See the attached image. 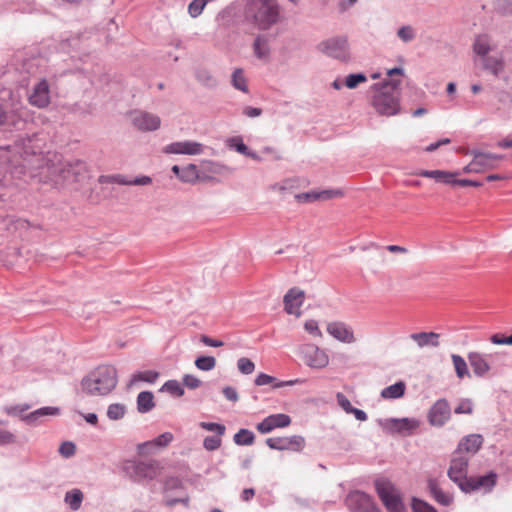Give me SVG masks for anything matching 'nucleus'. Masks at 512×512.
Segmentation results:
<instances>
[{"label": "nucleus", "mask_w": 512, "mask_h": 512, "mask_svg": "<svg viewBox=\"0 0 512 512\" xmlns=\"http://www.w3.org/2000/svg\"><path fill=\"white\" fill-rule=\"evenodd\" d=\"M417 175L425 178H433L445 184H453L455 177L459 175L458 172H448L443 170H421Z\"/></svg>", "instance_id": "31"}, {"label": "nucleus", "mask_w": 512, "mask_h": 512, "mask_svg": "<svg viewBox=\"0 0 512 512\" xmlns=\"http://www.w3.org/2000/svg\"><path fill=\"white\" fill-rule=\"evenodd\" d=\"M237 368L244 375L252 374L255 370V364L249 358L241 357L237 361Z\"/></svg>", "instance_id": "47"}, {"label": "nucleus", "mask_w": 512, "mask_h": 512, "mask_svg": "<svg viewBox=\"0 0 512 512\" xmlns=\"http://www.w3.org/2000/svg\"><path fill=\"white\" fill-rule=\"evenodd\" d=\"M451 360L455 369L456 376L459 379H463L465 377H470V372L468 369V365L464 358L457 354L451 355Z\"/></svg>", "instance_id": "38"}, {"label": "nucleus", "mask_w": 512, "mask_h": 512, "mask_svg": "<svg viewBox=\"0 0 512 512\" xmlns=\"http://www.w3.org/2000/svg\"><path fill=\"white\" fill-rule=\"evenodd\" d=\"M182 381L183 385L189 389H197L202 384L201 380L192 374H185Z\"/></svg>", "instance_id": "57"}, {"label": "nucleus", "mask_w": 512, "mask_h": 512, "mask_svg": "<svg viewBox=\"0 0 512 512\" xmlns=\"http://www.w3.org/2000/svg\"><path fill=\"white\" fill-rule=\"evenodd\" d=\"M131 122L140 131H155L160 127L159 116L146 111H133L130 114Z\"/></svg>", "instance_id": "12"}, {"label": "nucleus", "mask_w": 512, "mask_h": 512, "mask_svg": "<svg viewBox=\"0 0 512 512\" xmlns=\"http://www.w3.org/2000/svg\"><path fill=\"white\" fill-rule=\"evenodd\" d=\"M405 390V383L403 381H399L393 385L384 388L381 391V397L384 399H398L404 395Z\"/></svg>", "instance_id": "34"}, {"label": "nucleus", "mask_w": 512, "mask_h": 512, "mask_svg": "<svg viewBox=\"0 0 512 512\" xmlns=\"http://www.w3.org/2000/svg\"><path fill=\"white\" fill-rule=\"evenodd\" d=\"M253 52L258 59H267L270 55L269 39L266 35H258L253 42Z\"/></svg>", "instance_id": "32"}, {"label": "nucleus", "mask_w": 512, "mask_h": 512, "mask_svg": "<svg viewBox=\"0 0 512 512\" xmlns=\"http://www.w3.org/2000/svg\"><path fill=\"white\" fill-rule=\"evenodd\" d=\"M201 181H209L216 179L217 176L231 175L233 168L215 161L206 160L201 163Z\"/></svg>", "instance_id": "15"}, {"label": "nucleus", "mask_w": 512, "mask_h": 512, "mask_svg": "<svg viewBox=\"0 0 512 512\" xmlns=\"http://www.w3.org/2000/svg\"><path fill=\"white\" fill-rule=\"evenodd\" d=\"M266 444L269 448L274 450H291L300 452L305 447V439L300 435L271 437L266 439Z\"/></svg>", "instance_id": "11"}, {"label": "nucleus", "mask_w": 512, "mask_h": 512, "mask_svg": "<svg viewBox=\"0 0 512 512\" xmlns=\"http://www.w3.org/2000/svg\"><path fill=\"white\" fill-rule=\"evenodd\" d=\"M221 436H207L203 440V447L208 451L217 450L221 446Z\"/></svg>", "instance_id": "53"}, {"label": "nucleus", "mask_w": 512, "mask_h": 512, "mask_svg": "<svg viewBox=\"0 0 512 512\" xmlns=\"http://www.w3.org/2000/svg\"><path fill=\"white\" fill-rule=\"evenodd\" d=\"M473 52L481 61L490 55L492 51L496 49V45L493 43L490 36L487 34L477 35L473 43Z\"/></svg>", "instance_id": "23"}, {"label": "nucleus", "mask_w": 512, "mask_h": 512, "mask_svg": "<svg viewBox=\"0 0 512 512\" xmlns=\"http://www.w3.org/2000/svg\"><path fill=\"white\" fill-rule=\"evenodd\" d=\"M304 328L308 333H310L312 335H316L319 337L322 336V332L318 327V322L315 320L311 319V320L306 321L304 324Z\"/></svg>", "instance_id": "60"}, {"label": "nucleus", "mask_w": 512, "mask_h": 512, "mask_svg": "<svg viewBox=\"0 0 512 512\" xmlns=\"http://www.w3.org/2000/svg\"><path fill=\"white\" fill-rule=\"evenodd\" d=\"M22 117L19 97L11 90L2 88L0 90V124L20 129L24 124Z\"/></svg>", "instance_id": "5"}, {"label": "nucleus", "mask_w": 512, "mask_h": 512, "mask_svg": "<svg viewBox=\"0 0 512 512\" xmlns=\"http://www.w3.org/2000/svg\"><path fill=\"white\" fill-rule=\"evenodd\" d=\"M427 488L433 499L440 505L449 506L452 504L453 495L451 493L443 491L437 479H428Z\"/></svg>", "instance_id": "24"}, {"label": "nucleus", "mask_w": 512, "mask_h": 512, "mask_svg": "<svg viewBox=\"0 0 512 512\" xmlns=\"http://www.w3.org/2000/svg\"><path fill=\"white\" fill-rule=\"evenodd\" d=\"M201 171L194 164H189L182 168L180 180L185 183H194L201 180Z\"/></svg>", "instance_id": "37"}, {"label": "nucleus", "mask_w": 512, "mask_h": 512, "mask_svg": "<svg viewBox=\"0 0 512 512\" xmlns=\"http://www.w3.org/2000/svg\"><path fill=\"white\" fill-rule=\"evenodd\" d=\"M83 498L84 495L80 489H72L66 492L64 501L72 511H77L81 507Z\"/></svg>", "instance_id": "35"}, {"label": "nucleus", "mask_w": 512, "mask_h": 512, "mask_svg": "<svg viewBox=\"0 0 512 512\" xmlns=\"http://www.w3.org/2000/svg\"><path fill=\"white\" fill-rule=\"evenodd\" d=\"M161 392H167L174 397H181L184 395V388L177 380L166 381L160 389Z\"/></svg>", "instance_id": "41"}, {"label": "nucleus", "mask_w": 512, "mask_h": 512, "mask_svg": "<svg viewBox=\"0 0 512 512\" xmlns=\"http://www.w3.org/2000/svg\"><path fill=\"white\" fill-rule=\"evenodd\" d=\"M327 332L335 339L350 343L352 340V333L349 331L347 325L342 322H331L327 325Z\"/></svg>", "instance_id": "27"}, {"label": "nucleus", "mask_w": 512, "mask_h": 512, "mask_svg": "<svg viewBox=\"0 0 512 512\" xmlns=\"http://www.w3.org/2000/svg\"><path fill=\"white\" fill-rule=\"evenodd\" d=\"M99 182L100 183L115 182V183H118V184H121V185H130L129 184V180H126L121 175H114V176H104V175H102L99 178Z\"/></svg>", "instance_id": "58"}, {"label": "nucleus", "mask_w": 512, "mask_h": 512, "mask_svg": "<svg viewBox=\"0 0 512 512\" xmlns=\"http://www.w3.org/2000/svg\"><path fill=\"white\" fill-rule=\"evenodd\" d=\"M410 338L416 343L419 348L425 347H438L440 345V334L435 332H418L412 333Z\"/></svg>", "instance_id": "26"}, {"label": "nucleus", "mask_w": 512, "mask_h": 512, "mask_svg": "<svg viewBox=\"0 0 512 512\" xmlns=\"http://www.w3.org/2000/svg\"><path fill=\"white\" fill-rule=\"evenodd\" d=\"M450 417V406L445 399L438 400L429 410V422L434 426H442Z\"/></svg>", "instance_id": "19"}, {"label": "nucleus", "mask_w": 512, "mask_h": 512, "mask_svg": "<svg viewBox=\"0 0 512 512\" xmlns=\"http://www.w3.org/2000/svg\"><path fill=\"white\" fill-rule=\"evenodd\" d=\"M303 360L311 368H324L329 363L328 355L315 345H305L301 349Z\"/></svg>", "instance_id": "13"}, {"label": "nucleus", "mask_w": 512, "mask_h": 512, "mask_svg": "<svg viewBox=\"0 0 512 512\" xmlns=\"http://www.w3.org/2000/svg\"><path fill=\"white\" fill-rule=\"evenodd\" d=\"M490 341L493 344H497V345H503V344L512 345V335H510L508 337H503V336H500L499 334H494L491 336Z\"/></svg>", "instance_id": "64"}, {"label": "nucleus", "mask_w": 512, "mask_h": 512, "mask_svg": "<svg viewBox=\"0 0 512 512\" xmlns=\"http://www.w3.org/2000/svg\"><path fill=\"white\" fill-rule=\"evenodd\" d=\"M339 194L335 190L310 191L296 195L299 202H314L318 200H328Z\"/></svg>", "instance_id": "30"}, {"label": "nucleus", "mask_w": 512, "mask_h": 512, "mask_svg": "<svg viewBox=\"0 0 512 512\" xmlns=\"http://www.w3.org/2000/svg\"><path fill=\"white\" fill-rule=\"evenodd\" d=\"M397 36L404 42V43H408V42H411L415 39L416 37V32H415V29L410 26V25H404V26H401L398 30H397Z\"/></svg>", "instance_id": "46"}, {"label": "nucleus", "mask_w": 512, "mask_h": 512, "mask_svg": "<svg viewBox=\"0 0 512 512\" xmlns=\"http://www.w3.org/2000/svg\"><path fill=\"white\" fill-rule=\"evenodd\" d=\"M194 363L199 370L210 371L215 368L216 359L213 356H199Z\"/></svg>", "instance_id": "45"}, {"label": "nucleus", "mask_w": 512, "mask_h": 512, "mask_svg": "<svg viewBox=\"0 0 512 512\" xmlns=\"http://www.w3.org/2000/svg\"><path fill=\"white\" fill-rule=\"evenodd\" d=\"M155 407L154 395L150 391H142L137 396V410L148 413Z\"/></svg>", "instance_id": "33"}, {"label": "nucleus", "mask_w": 512, "mask_h": 512, "mask_svg": "<svg viewBox=\"0 0 512 512\" xmlns=\"http://www.w3.org/2000/svg\"><path fill=\"white\" fill-rule=\"evenodd\" d=\"M379 426L390 434L410 435L419 426V422L412 418L379 419Z\"/></svg>", "instance_id": "10"}, {"label": "nucleus", "mask_w": 512, "mask_h": 512, "mask_svg": "<svg viewBox=\"0 0 512 512\" xmlns=\"http://www.w3.org/2000/svg\"><path fill=\"white\" fill-rule=\"evenodd\" d=\"M401 81L390 79L382 84H375L372 105L380 115L394 116L400 112Z\"/></svg>", "instance_id": "3"}, {"label": "nucleus", "mask_w": 512, "mask_h": 512, "mask_svg": "<svg viewBox=\"0 0 512 512\" xmlns=\"http://www.w3.org/2000/svg\"><path fill=\"white\" fill-rule=\"evenodd\" d=\"M204 145L197 141H177L166 145L163 152L166 154L200 155L204 152Z\"/></svg>", "instance_id": "14"}, {"label": "nucleus", "mask_w": 512, "mask_h": 512, "mask_svg": "<svg viewBox=\"0 0 512 512\" xmlns=\"http://www.w3.org/2000/svg\"><path fill=\"white\" fill-rule=\"evenodd\" d=\"M197 81L203 86L213 88L217 86V79L207 69H198L195 73Z\"/></svg>", "instance_id": "39"}, {"label": "nucleus", "mask_w": 512, "mask_h": 512, "mask_svg": "<svg viewBox=\"0 0 512 512\" xmlns=\"http://www.w3.org/2000/svg\"><path fill=\"white\" fill-rule=\"evenodd\" d=\"M319 52L339 60H346L349 53L347 37H333L320 42L317 45Z\"/></svg>", "instance_id": "9"}, {"label": "nucleus", "mask_w": 512, "mask_h": 512, "mask_svg": "<svg viewBox=\"0 0 512 512\" xmlns=\"http://www.w3.org/2000/svg\"><path fill=\"white\" fill-rule=\"evenodd\" d=\"M58 414H59V408H57V407H43V408H40V409L32 412L29 416H27V420L33 421L42 416L58 415Z\"/></svg>", "instance_id": "48"}, {"label": "nucleus", "mask_w": 512, "mask_h": 512, "mask_svg": "<svg viewBox=\"0 0 512 512\" xmlns=\"http://www.w3.org/2000/svg\"><path fill=\"white\" fill-rule=\"evenodd\" d=\"M43 143V139L37 134L17 141L16 149L22 158V162L15 167V173L18 172V169H21L20 173H28L32 178L46 170L47 177L59 175L66 182H82L88 178L85 162L73 160L58 167L55 164L56 161L59 162L56 155H53L54 159L43 155Z\"/></svg>", "instance_id": "1"}, {"label": "nucleus", "mask_w": 512, "mask_h": 512, "mask_svg": "<svg viewBox=\"0 0 512 512\" xmlns=\"http://www.w3.org/2000/svg\"><path fill=\"white\" fill-rule=\"evenodd\" d=\"M29 102L38 108H44L50 103L49 85L45 79L34 86L32 93L29 95Z\"/></svg>", "instance_id": "20"}, {"label": "nucleus", "mask_w": 512, "mask_h": 512, "mask_svg": "<svg viewBox=\"0 0 512 512\" xmlns=\"http://www.w3.org/2000/svg\"><path fill=\"white\" fill-rule=\"evenodd\" d=\"M497 100L504 108H512V92L501 90L497 93Z\"/></svg>", "instance_id": "55"}, {"label": "nucleus", "mask_w": 512, "mask_h": 512, "mask_svg": "<svg viewBox=\"0 0 512 512\" xmlns=\"http://www.w3.org/2000/svg\"><path fill=\"white\" fill-rule=\"evenodd\" d=\"M181 480L178 477H168L164 482V490H174L181 487Z\"/></svg>", "instance_id": "61"}, {"label": "nucleus", "mask_w": 512, "mask_h": 512, "mask_svg": "<svg viewBox=\"0 0 512 512\" xmlns=\"http://www.w3.org/2000/svg\"><path fill=\"white\" fill-rule=\"evenodd\" d=\"M277 0H245L243 16L259 30H268L280 21Z\"/></svg>", "instance_id": "2"}, {"label": "nucleus", "mask_w": 512, "mask_h": 512, "mask_svg": "<svg viewBox=\"0 0 512 512\" xmlns=\"http://www.w3.org/2000/svg\"><path fill=\"white\" fill-rule=\"evenodd\" d=\"M199 426L207 431L215 432L218 436H222L225 433V426L214 422H200Z\"/></svg>", "instance_id": "50"}, {"label": "nucleus", "mask_w": 512, "mask_h": 512, "mask_svg": "<svg viewBox=\"0 0 512 512\" xmlns=\"http://www.w3.org/2000/svg\"><path fill=\"white\" fill-rule=\"evenodd\" d=\"M377 493L390 512H403V504L400 491L388 480H377L375 483Z\"/></svg>", "instance_id": "8"}, {"label": "nucleus", "mask_w": 512, "mask_h": 512, "mask_svg": "<svg viewBox=\"0 0 512 512\" xmlns=\"http://www.w3.org/2000/svg\"><path fill=\"white\" fill-rule=\"evenodd\" d=\"M291 423V418L286 414H273L264 418L257 424V430L262 434H267L275 428L287 427Z\"/></svg>", "instance_id": "18"}, {"label": "nucleus", "mask_w": 512, "mask_h": 512, "mask_svg": "<svg viewBox=\"0 0 512 512\" xmlns=\"http://www.w3.org/2000/svg\"><path fill=\"white\" fill-rule=\"evenodd\" d=\"M305 298L304 291L298 288H291L284 296V309L288 314L299 317L301 315L299 308Z\"/></svg>", "instance_id": "21"}, {"label": "nucleus", "mask_w": 512, "mask_h": 512, "mask_svg": "<svg viewBox=\"0 0 512 512\" xmlns=\"http://www.w3.org/2000/svg\"><path fill=\"white\" fill-rule=\"evenodd\" d=\"M469 461L468 456L457 454V452L453 451L447 471L449 479L465 493L471 492L472 488L468 482L470 479L468 477Z\"/></svg>", "instance_id": "6"}, {"label": "nucleus", "mask_w": 512, "mask_h": 512, "mask_svg": "<svg viewBox=\"0 0 512 512\" xmlns=\"http://www.w3.org/2000/svg\"><path fill=\"white\" fill-rule=\"evenodd\" d=\"M336 398L340 407H342L347 413H352V404L346 396L339 392L337 393Z\"/></svg>", "instance_id": "63"}, {"label": "nucleus", "mask_w": 512, "mask_h": 512, "mask_svg": "<svg viewBox=\"0 0 512 512\" xmlns=\"http://www.w3.org/2000/svg\"><path fill=\"white\" fill-rule=\"evenodd\" d=\"M483 442L484 438L481 434H469L459 441L454 451L471 459L481 449Z\"/></svg>", "instance_id": "16"}, {"label": "nucleus", "mask_w": 512, "mask_h": 512, "mask_svg": "<svg viewBox=\"0 0 512 512\" xmlns=\"http://www.w3.org/2000/svg\"><path fill=\"white\" fill-rule=\"evenodd\" d=\"M482 69L496 78L502 77L506 70V61L502 53L489 55L481 61Z\"/></svg>", "instance_id": "17"}, {"label": "nucleus", "mask_w": 512, "mask_h": 512, "mask_svg": "<svg viewBox=\"0 0 512 512\" xmlns=\"http://www.w3.org/2000/svg\"><path fill=\"white\" fill-rule=\"evenodd\" d=\"M495 479H496V475L493 473H490L488 475L480 476L477 478L470 477L468 482H469V486H472L471 491H474L481 487H485V488L493 487L495 485Z\"/></svg>", "instance_id": "36"}, {"label": "nucleus", "mask_w": 512, "mask_h": 512, "mask_svg": "<svg viewBox=\"0 0 512 512\" xmlns=\"http://www.w3.org/2000/svg\"><path fill=\"white\" fill-rule=\"evenodd\" d=\"M470 153L475 159L479 173L485 170L496 168L498 166V162L504 159L503 155L486 153L477 150H472Z\"/></svg>", "instance_id": "22"}, {"label": "nucleus", "mask_w": 512, "mask_h": 512, "mask_svg": "<svg viewBox=\"0 0 512 512\" xmlns=\"http://www.w3.org/2000/svg\"><path fill=\"white\" fill-rule=\"evenodd\" d=\"M159 377V373L148 370L144 372H139L138 374L134 375L133 380H140L148 383H154L157 378Z\"/></svg>", "instance_id": "54"}, {"label": "nucleus", "mask_w": 512, "mask_h": 512, "mask_svg": "<svg viewBox=\"0 0 512 512\" xmlns=\"http://www.w3.org/2000/svg\"><path fill=\"white\" fill-rule=\"evenodd\" d=\"M126 414V406L120 403L110 404L107 408V417L116 421L122 419Z\"/></svg>", "instance_id": "43"}, {"label": "nucleus", "mask_w": 512, "mask_h": 512, "mask_svg": "<svg viewBox=\"0 0 512 512\" xmlns=\"http://www.w3.org/2000/svg\"><path fill=\"white\" fill-rule=\"evenodd\" d=\"M468 361L472 367L473 373L477 377H484L491 369V366L485 355L479 352L468 353Z\"/></svg>", "instance_id": "25"}, {"label": "nucleus", "mask_w": 512, "mask_h": 512, "mask_svg": "<svg viewBox=\"0 0 512 512\" xmlns=\"http://www.w3.org/2000/svg\"><path fill=\"white\" fill-rule=\"evenodd\" d=\"M496 10L502 16H512V0H497Z\"/></svg>", "instance_id": "49"}, {"label": "nucleus", "mask_w": 512, "mask_h": 512, "mask_svg": "<svg viewBox=\"0 0 512 512\" xmlns=\"http://www.w3.org/2000/svg\"><path fill=\"white\" fill-rule=\"evenodd\" d=\"M173 439L174 436L171 432H164L153 440L139 444L138 450L139 452H143L144 449H147V451L150 452L154 448H165L173 441Z\"/></svg>", "instance_id": "28"}, {"label": "nucleus", "mask_w": 512, "mask_h": 512, "mask_svg": "<svg viewBox=\"0 0 512 512\" xmlns=\"http://www.w3.org/2000/svg\"><path fill=\"white\" fill-rule=\"evenodd\" d=\"M412 510L413 512H437L434 507L417 498L412 500Z\"/></svg>", "instance_id": "51"}, {"label": "nucleus", "mask_w": 512, "mask_h": 512, "mask_svg": "<svg viewBox=\"0 0 512 512\" xmlns=\"http://www.w3.org/2000/svg\"><path fill=\"white\" fill-rule=\"evenodd\" d=\"M205 6L204 0H193L188 6V12L191 17L196 18L202 13Z\"/></svg>", "instance_id": "52"}, {"label": "nucleus", "mask_w": 512, "mask_h": 512, "mask_svg": "<svg viewBox=\"0 0 512 512\" xmlns=\"http://www.w3.org/2000/svg\"><path fill=\"white\" fill-rule=\"evenodd\" d=\"M354 512H380L371 498L362 492L354 491Z\"/></svg>", "instance_id": "29"}, {"label": "nucleus", "mask_w": 512, "mask_h": 512, "mask_svg": "<svg viewBox=\"0 0 512 512\" xmlns=\"http://www.w3.org/2000/svg\"><path fill=\"white\" fill-rule=\"evenodd\" d=\"M226 146L230 149H234L238 153L245 155L247 153L248 147L243 142V139L241 136H234L230 137L226 140Z\"/></svg>", "instance_id": "44"}, {"label": "nucleus", "mask_w": 512, "mask_h": 512, "mask_svg": "<svg viewBox=\"0 0 512 512\" xmlns=\"http://www.w3.org/2000/svg\"><path fill=\"white\" fill-rule=\"evenodd\" d=\"M276 381V378L268 375V374H265V373H260L256 378H255V384L257 386H264V385H268V384H271V383H274Z\"/></svg>", "instance_id": "62"}, {"label": "nucleus", "mask_w": 512, "mask_h": 512, "mask_svg": "<svg viewBox=\"0 0 512 512\" xmlns=\"http://www.w3.org/2000/svg\"><path fill=\"white\" fill-rule=\"evenodd\" d=\"M254 440V433L248 429H240L233 437V441L237 445H252Z\"/></svg>", "instance_id": "42"}, {"label": "nucleus", "mask_w": 512, "mask_h": 512, "mask_svg": "<svg viewBox=\"0 0 512 512\" xmlns=\"http://www.w3.org/2000/svg\"><path fill=\"white\" fill-rule=\"evenodd\" d=\"M59 453L64 458L72 457L76 452V446L71 441H64L59 447Z\"/></svg>", "instance_id": "56"}, {"label": "nucleus", "mask_w": 512, "mask_h": 512, "mask_svg": "<svg viewBox=\"0 0 512 512\" xmlns=\"http://www.w3.org/2000/svg\"><path fill=\"white\" fill-rule=\"evenodd\" d=\"M81 391L89 396H104L117 385V371L113 366L101 365L81 381Z\"/></svg>", "instance_id": "4"}, {"label": "nucleus", "mask_w": 512, "mask_h": 512, "mask_svg": "<svg viewBox=\"0 0 512 512\" xmlns=\"http://www.w3.org/2000/svg\"><path fill=\"white\" fill-rule=\"evenodd\" d=\"M122 470L134 482L152 480L159 474V463L157 461H135L126 460Z\"/></svg>", "instance_id": "7"}, {"label": "nucleus", "mask_w": 512, "mask_h": 512, "mask_svg": "<svg viewBox=\"0 0 512 512\" xmlns=\"http://www.w3.org/2000/svg\"><path fill=\"white\" fill-rule=\"evenodd\" d=\"M231 83L235 89L244 93L248 92L247 80L244 76V71L241 68H237L233 71Z\"/></svg>", "instance_id": "40"}, {"label": "nucleus", "mask_w": 512, "mask_h": 512, "mask_svg": "<svg viewBox=\"0 0 512 512\" xmlns=\"http://www.w3.org/2000/svg\"><path fill=\"white\" fill-rule=\"evenodd\" d=\"M16 442V436L7 430L0 429V446L13 444Z\"/></svg>", "instance_id": "59"}]
</instances>
